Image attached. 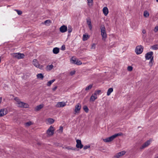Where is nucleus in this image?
Wrapping results in <instances>:
<instances>
[{
    "mask_svg": "<svg viewBox=\"0 0 158 158\" xmlns=\"http://www.w3.org/2000/svg\"><path fill=\"white\" fill-rule=\"evenodd\" d=\"M113 91V89L112 88H109L107 92V95L108 96H109Z\"/></svg>",
    "mask_w": 158,
    "mask_h": 158,
    "instance_id": "25",
    "label": "nucleus"
},
{
    "mask_svg": "<svg viewBox=\"0 0 158 158\" xmlns=\"http://www.w3.org/2000/svg\"><path fill=\"white\" fill-rule=\"evenodd\" d=\"M87 23L88 24L90 30H91L92 28V26L91 24V21L90 19L87 20Z\"/></svg>",
    "mask_w": 158,
    "mask_h": 158,
    "instance_id": "18",
    "label": "nucleus"
},
{
    "mask_svg": "<svg viewBox=\"0 0 158 158\" xmlns=\"http://www.w3.org/2000/svg\"><path fill=\"white\" fill-rule=\"evenodd\" d=\"M76 143V147L77 148L81 149L83 147V145L82 144L81 140L79 139L77 140Z\"/></svg>",
    "mask_w": 158,
    "mask_h": 158,
    "instance_id": "11",
    "label": "nucleus"
},
{
    "mask_svg": "<svg viewBox=\"0 0 158 158\" xmlns=\"http://www.w3.org/2000/svg\"><path fill=\"white\" fill-rule=\"evenodd\" d=\"M121 133L116 134L109 137L103 139V141L105 142H109L113 140L115 138L118 136L121 135Z\"/></svg>",
    "mask_w": 158,
    "mask_h": 158,
    "instance_id": "3",
    "label": "nucleus"
},
{
    "mask_svg": "<svg viewBox=\"0 0 158 158\" xmlns=\"http://www.w3.org/2000/svg\"><path fill=\"white\" fill-rule=\"evenodd\" d=\"M102 11L103 14L106 16L108 13V10L106 7H105L103 8Z\"/></svg>",
    "mask_w": 158,
    "mask_h": 158,
    "instance_id": "16",
    "label": "nucleus"
},
{
    "mask_svg": "<svg viewBox=\"0 0 158 158\" xmlns=\"http://www.w3.org/2000/svg\"><path fill=\"white\" fill-rule=\"evenodd\" d=\"M151 48H152V49L156 50L157 49H158V45L157 44H156L154 45L151 47Z\"/></svg>",
    "mask_w": 158,
    "mask_h": 158,
    "instance_id": "32",
    "label": "nucleus"
},
{
    "mask_svg": "<svg viewBox=\"0 0 158 158\" xmlns=\"http://www.w3.org/2000/svg\"><path fill=\"white\" fill-rule=\"evenodd\" d=\"M101 92V91L100 90H96L95 91L94 94L97 96L98 95H99L100 94Z\"/></svg>",
    "mask_w": 158,
    "mask_h": 158,
    "instance_id": "36",
    "label": "nucleus"
},
{
    "mask_svg": "<svg viewBox=\"0 0 158 158\" xmlns=\"http://www.w3.org/2000/svg\"><path fill=\"white\" fill-rule=\"evenodd\" d=\"M153 62V56H152V58H151L150 59V60L149 63V64L150 66H152Z\"/></svg>",
    "mask_w": 158,
    "mask_h": 158,
    "instance_id": "30",
    "label": "nucleus"
},
{
    "mask_svg": "<svg viewBox=\"0 0 158 158\" xmlns=\"http://www.w3.org/2000/svg\"><path fill=\"white\" fill-rule=\"evenodd\" d=\"M66 105V102H57L56 106L57 108L63 107Z\"/></svg>",
    "mask_w": 158,
    "mask_h": 158,
    "instance_id": "10",
    "label": "nucleus"
},
{
    "mask_svg": "<svg viewBox=\"0 0 158 158\" xmlns=\"http://www.w3.org/2000/svg\"><path fill=\"white\" fill-rule=\"evenodd\" d=\"M142 32L143 34H145L146 33V31L144 29H143L142 31Z\"/></svg>",
    "mask_w": 158,
    "mask_h": 158,
    "instance_id": "46",
    "label": "nucleus"
},
{
    "mask_svg": "<svg viewBox=\"0 0 158 158\" xmlns=\"http://www.w3.org/2000/svg\"><path fill=\"white\" fill-rule=\"evenodd\" d=\"M14 100L15 101V103L18 107L26 108H29V106L28 104L21 102L18 98H15Z\"/></svg>",
    "mask_w": 158,
    "mask_h": 158,
    "instance_id": "1",
    "label": "nucleus"
},
{
    "mask_svg": "<svg viewBox=\"0 0 158 158\" xmlns=\"http://www.w3.org/2000/svg\"><path fill=\"white\" fill-rule=\"evenodd\" d=\"M84 110L86 113H87L89 111V109L87 106H83Z\"/></svg>",
    "mask_w": 158,
    "mask_h": 158,
    "instance_id": "34",
    "label": "nucleus"
},
{
    "mask_svg": "<svg viewBox=\"0 0 158 158\" xmlns=\"http://www.w3.org/2000/svg\"><path fill=\"white\" fill-rule=\"evenodd\" d=\"M33 64L36 67L38 68L41 69H42L44 66L40 65L39 64V61L36 59H34L32 61Z\"/></svg>",
    "mask_w": 158,
    "mask_h": 158,
    "instance_id": "4",
    "label": "nucleus"
},
{
    "mask_svg": "<svg viewBox=\"0 0 158 158\" xmlns=\"http://www.w3.org/2000/svg\"><path fill=\"white\" fill-rule=\"evenodd\" d=\"M66 148L68 149H71L72 150H75V149L74 148H70L69 147H66Z\"/></svg>",
    "mask_w": 158,
    "mask_h": 158,
    "instance_id": "44",
    "label": "nucleus"
},
{
    "mask_svg": "<svg viewBox=\"0 0 158 158\" xmlns=\"http://www.w3.org/2000/svg\"><path fill=\"white\" fill-rule=\"evenodd\" d=\"M52 22L50 20H47L44 22V24L47 26H49Z\"/></svg>",
    "mask_w": 158,
    "mask_h": 158,
    "instance_id": "28",
    "label": "nucleus"
},
{
    "mask_svg": "<svg viewBox=\"0 0 158 158\" xmlns=\"http://www.w3.org/2000/svg\"><path fill=\"white\" fill-rule=\"evenodd\" d=\"M82 64V62H81V61L77 60L76 63V64L78 65H80Z\"/></svg>",
    "mask_w": 158,
    "mask_h": 158,
    "instance_id": "39",
    "label": "nucleus"
},
{
    "mask_svg": "<svg viewBox=\"0 0 158 158\" xmlns=\"http://www.w3.org/2000/svg\"><path fill=\"white\" fill-rule=\"evenodd\" d=\"M61 49L63 50H64L65 49V47L64 45H63L62 46Z\"/></svg>",
    "mask_w": 158,
    "mask_h": 158,
    "instance_id": "48",
    "label": "nucleus"
},
{
    "mask_svg": "<svg viewBox=\"0 0 158 158\" xmlns=\"http://www.w3.org/2000/svg\"><path fill=\"white\" fill-rule=\"evenodd\" d=\"M33 124V123L31 121H29L25 124V127H28Z\"/></svg>",
    "mask_w": 158,
    "mask_h": 158,
    "instance_id": "29",
    "label": "nucleus"
},
{
    "mask_svg": "<svg viewBox=\"0 0 158 158\" xmlns=\"http://www.w3.org/2000/svg\"><path fill=\"white\" fill-rule=\"evenodd\" d=\"M15 10L16 11L17 14L19 15H20L22 14V12L21 10H16V9Z\"/></svg>",
    "mask_w": 158,
    "mask_h": 158,
    "instance_id": "37",
    "label": "nucleus"
},
{
    "mask_svg": "<svg viewBox=\"0 0 158 158\" xmlns=\"http://www.w3.org/2000/svg\"><path fill=\"white\" fill-rule=\"evenodd\" d=\"M96 44H93L91 45V49H94L95 48Z\"/></svg>",
    "mask_w": 158,
    "mask_h": 158,
    "instance_id": "41",
    "label": "nucleus"
},
{
    "mask_svg": "<svg viewBox=\"0 0 158 158\" xmlns=\"http://www.w3.org/2000/svg\"><path fill=\"white\" fill-rule=\"evenodd\" d=\"M155 158H158V156L156 157Z\"/></svg>",
    "mask_w": 158,
    "mask_h": 158,
    "instance_id": "52",
    "label": "nucleus"
},
{
    "mask_svg": "<svg viewBox=\"0 0 158 158\" xmlns=\"http://www.w3.org/2000/svg\"><path fill=\"white\" fill-rule=\"evenodd\" d=\"M68 31L69 33H70L72 31V28L71 26H68Z\"/></svg>",
    "mask_w": 158,
    "mask_h": 158,
    "instance_id": "35",
    "label": "nucleus"
},
{
    "mask_svg": "<svg viewBox=\"0 0 158 158\" xmlns=\"http://www.w3.org/2000/svg\"><path fill=\"white\" fill-rule=\"evenodd\" d=\"M93 86V84H90L88 86L86 87L85 88V91H88L92 89Z\"/></svg>",
    "mask_w": 158,
    "mask_h": 158,
    "instance_id": "24",
    "label": "nucleus"
},
{
    "mask_svg": "<svg viewBox=\"0 0 158 158\" xmlns=\"http://www.w3.org/2000/svg\"><path fill=\"white\" fill-rule=\"evenodd\" d=\"M47 123H49L50 124L53 123L54 122V120L53 119L51 118H49L47 119Z\"/></svg>",
    "mask_w": 158,
    "mask_h": 158,
    "instance_id": "23",
    "label": "nucleus"
},
{
    "mask_svg": "<svg viewBox=\"0 0 158 158\" xmlns=\"http://www.w3.org/2000/svg\"><path fill=\"white\" fill-rule=\"evenodd\" d=\"M97 98V96L94 94L91 96L90 99V101L94 102Z\"/></svg>",
    "mask_w": 158,
    "mask_h": 158,
    "instance_id": "19",
    "label": "nucleus"
},
{
    "mask_svg": "<svg viewBox=\"0 0 158 158\" xmlns=\"http://www.w3.org/2000/svg\"><path fill=\"white\" fill-rule=\"evenodd\" d=\"M2 101V98L1 97H0V104L1 103Z\"/></svg>",
    "mask_w": 158,
    "mask_h": 158,
    "instance_id": "50",
    "label": "nucleus"
},
{
    "mask_svg": "<svg viewBox=\"0 0 158 158\" xmlns=\"http://www.w3.org/2000/svg\"><path fill=\"white\" fill-rule=\"evenodd\" d=\"M55 81V79H53L52 80L49 81L47 83V85L48 86H50L51 84Z\"/></svg>",
    "mask_w": 158,
    "mask_h": 158,
    "instance_id": "27",
    "label": "nucleus"
},
{
    "mask_svg": "<svg viewBox=\"0 0 158 158\" xmlns=\"http://www.w3.org/2000/svg\"><path fill=\"white\" fill-rule=\"evenodd\" d=\"M36 77L38 79L43 80L44 77V76L42 73H39L37 75Z\"/></svg>",
    "mask_w": 158,
    "mask_h": 158,
    "instance_id": "22",
    "label": "nucleus"
},
{
    "mask_svg": "<svg viewBox=\"0 0 158 158\" xmlns=\"http://www.w3.org/2000/svg\"><path fill=\"white\" fill-rule=\"evenodd\" d=\"M156 2H158V0H156Z\"/></svg>",
    "mask_w": 158,
    "mask_h": 158,
    "instance_id": "51",
    "label": "nucleus"
},
{
    "mask_svg": "<svg viewBox=\"0 0 158 158\" xmlns=\"http://www.w3.org/2000/svg\"><path fill=\"white\" fill-rule=\"evenodd\" d=\"M90 147L89 145H85L84 146L83 148L84 150L88 148H89Z\"/></svg>",
    "mask_w": 158,
    "mask_h": 158,
    "instance_id": "43",
    "label": "nucleus"
},
{
    "mask_svg": "<svg viewBox=\"0 0 158 158\" xmlns=\"http://www.w3.org/2000/svg\"><path fill=\"white\" fill-rule=\"evenodd\" d=\"M143 15L145 17H148L149 15V14L148 11H145L144 12Z\"/></svg>",
    "mask_w": 158,
    "mask_h": 158,
    "instance_id": "31",
    "label": "nucleus"
},
{
    "mask_svg": "<svg viewBox=\"0 0 158 158\" xmlns=\"http://www.w3.org/2000/svg\"><path fill=\"white\" fill-rule=\"evenodd\" d=\"M89 6H91L93 5V0H87Z\"/></svg>",
    "mask_w": 158,
    "mask_h": 158,
    "instance_id": "33",
    "label": "nucleus"
},
{
    "mask_svg": "<svg viewBox=\"0 0 158 158\" xmlns=\"http://www.w3.org/2000/svg\"><path fill=\"white\" fill-rule=\"evenodd\" d=\"M101 30V35L102 37V40L105 41L107 38V34L106 31V28L103 25H101L100 27Z\"/></svg>",
    "mask_w": 158,
    "mask_h": 158,
    "instance_id": "2",
    "label": "nucleus"
},
{
    "mask_svg": "<svg viewBox=\"0 0 158 158\" xmlns=\"http://www.w3.org/2000/svg\"><path fill=\"white\" fill-rule=\"evenodd\" d=\"M53 66L52 64L48 65L46 66V69L47 71H49L53 69Z\"/></svg>",
    "mask_w": 158,
    "mask_h": 158,
    "instance_id": "21",
    "label": "nucleus"
},
{
    "mask_svg": "<svg viewBox=\"0 0 158 158\" xmlns=\"http://www.w3.org/2000/svg\"><path fill=\"white\" fill-rule=\"evenodd\" d=\"M63 127H60V130H61V132L62 131H63Z\"/></svg>",
    "mask_w": 158,
    "mask_h": 158,
    "instance_id": "49",
    "label": "nucleus"
},
{
    "mask_svg": "<svg viewBox=\"0 0 158 158\" xmlns=\"http://www.w3.org/2000/svg\"><path fill=\"white\" fill-rule=\"evenodd\" d=\"M67 30V27L66 26L63 25L60 27V31L62 33L66 32Z\"/></svg>",
    "mask_w": 158,
    "mask_h": 158,
    "instance_id": "14",
    "label": "nucleus"
},
{
    "mask_svg": "<svg viewBox=\"0 0 158 158\" xmlns=\"http://www.w3.org/2000/svg\"><path fill=\"white\" fill-rule=\"evenodd\" d=\"M53 52L55 54H57L59 52V49L57 47L54 48L52 50Z\"/></svg>",
    "mask_w": 158,
    "mask_h": 158,
    "instance_id": "20",
    "label": "nucleus"
},
{
    "mask_svg": "<svg viewBox=\"0 0 158 158\" xmlns=\"http://www.w3.org/2000/svg\"><path fill=\"white\" fill-rule=\"evenodd\" d=\"M143 50V48L141 46H137L135 49V52L137 54L139 55L141 54Z\"/></svg>",
    "mask_w": 158,
    "mask_h": 158,
    "instance_id": "7",
    "label": "nucleus"
},
{
    "mask_svg": "<svg viewBox=\"0 0 158 158\" xmlns=\"http://www.w3.org/2000/svg\"><path fill=\"white\" fill-rule=\"evenodd\" d=\"M153 54V52H150L146 53L145 56V57L146 60H149L151 59Z\"/></svg>",
    "mask_w": 158,
    "mask_h": 158,
    "instance_id": "13",
    "label": "nucleus"
},
{
    "mask_svg": "<svg viewBox=\"0 0 158 158\" xmlns=\"http://www.w3.org/2000/svg\"><path fill=\"white\" fill-rule=\"evenodd\" d=\"M13 57L16 58L18 59L23 58L24 56L23 54H21L19 53H14L12 54Z\"/></svg>",
    "mask_w": 158,
    "mask_h": 158,
    "instance_id": "6",
    "label": "nucleus"
},
{
    "mask_svg": "<svg viewBox=\"0 0 158 158\" xmlns=\"http://www.w3.org/2000/svg\"><path fill=\"white\" fill-rule=\"evenodd\" d=\"M77 60L76 59H73V58H72L71 60V62L72 63H73V64H76V62H77Z\"/></svg>",
    "mask_w": 158,
    "mask_h": 158,
    "instance_id": "38",
    "label": "nucleus"
},
{
    "mask_svg": "<svg viewBox=\"0 0 158 158\" xmlns=\"http://www.w3.org/2000/svg\"><path fill=\"white\" fill-rule=\"evenodd\" d=\"M154 31L155 32H157L158 31V26H156L154 29Z\"/></svg>",
    "mask_w": 158,
    "mask_h": 158,
    "instance_id": "42",
    "label": "nucleus"
},
{
    "mask_svg": "<svg viewBox=\"0 0 158 158\" xmlns=\"http://www.w3.org/2000/svg\"><path fill=\"white\" fill-rule=\"evenodd\" d=\"M55 131V129L53 127L51 126L47 130L46 133L49 136L52 135Z\"/></svg>",
    "mask_w": 158,
    "mask_h": 158,
    "instance_id": "5",
    "label": "nucleus"
},
{
    "mask_svg": "<svg viewBox=\"0 0 158 158\" xmlns=\"http://www.w3.org/2000/svg\"><path fill=\"white\" fill-rule=\"evenodd\" d=\"M127 70L129 71H131L132 70L133 68L131 66H129L127 67Z\"/></svg>",
    "mask_w": 158,
    "mask_h": 158,
    "instance_id": "40",
    "label": "nucleus"
},
{
    "mask_svg": "<svg viewBox=\"0 0 158 158\" xmlns=\"http://www.w3.org/2000/svg\"><path fill=\"white\" fill-rule=\"evenodd\" d=\"M151 140H147L143 143L140 148L141 150L143 149L148 147L151 143Z\"/></svg>",
    "mask_w": 158,
    "mask_h": 158,
    "instance_id": "9",
    "label": "nucleus"
},
{
    "mask_svg": "<svg viewBox=\"0 0 158 158\" xmlns=\"http://www.w3.org/2000/svg\"><path fill=\"white\" fill-rule=\"evenodd\" d=\"M89 37V36L86 35H83V41H85L87 40Z\"/></svg>",
    "mask_w": 158,
    "mask_h": 158,
    "instance_id": "26",
    "label": "nucleus"
},
{
    "mask_svg": "<svg viewBox=\"0 0 158 158\" xmlns=\"http://www.w3.org/2000/svg\"><path fill=\"white\" fill-rule=\"evenodd\" d=\"M57 88V86H55L54 87H53L52 89V90L53 91H55L56 89Z\"/></svg>",
    "mask_w": 158,
    "mask_h": 158,
    "instance_id": "47",
    "label": "nucleus"
},
{
    "mask_svg": "<svg viewBox=\"0 0 158 158\" xmlns=\"http://www.w3.org/2000/svg\"><path fill=\"white\" fill-rule=\"evenodd\" d=\"M81 105L79 103L77 104L75 106V109H74L75 114H79L80 113V110L81 108Z\"/></svg>",
    "mask_w": 158,
    "mask_h": 158,
    "instance_id": "8",
    "label": "nucleus"
},
{
    "mask_svg": "<svg viewBox=\"0 0 158 158\" xmlns=\"http://www.w3.org/2000/svg\"><path fill=\"white\" fill-rule=\"evenodd\" d=\"M7 113V110L6 109H2L0 110V117L6 115Z\"/></svg>",
    "mask_w": 158,
    "mask_h": 158,
    "instance_id": "12",
    "label": "nucleus"
},
{
    "mask_svg": "<svg viewBox=\"0 0 158 158\" xmlns=\"http://www.w3.org/2000/svg\"><path fill=\"white\" fill-rule=\"evenodd\" d=\"M44 105L43 104H40L39 105L37 106L35 108V111H38L41 109L43 107Z\"/></svg>",
    "mask_w": 158,
    "mask_h": 158,
    "instance_id": "17",
    "label": "nucleus"
},
{
    "mask_svg": "<svg viewBox=\"0 0 158 158\" xmlns=\"http://www.w3.org/2000/svg\"><path fill=\"white\" fill-rule=\"evenodd\" d=\"M125 152L123 151L117 153L114 156V158H118L120 157L123 155L125 153Z\"/></svg>",
    "mask_w": 158,
    "mask_h": 158,
    "instance_id": "15",
    "label": "nucleus"
},
{
    "mask_svg": "<svg viewBox=\"0 0 158 158\" xmlns=\"http://www.w3.org/2000/svg\"><path fill=\"white\" fill-rule=\"evenodd\" d=\"M75 73V71H72L70 72V74L71 75H73Z\"/></svg>",
    "mask_w": 158,
    "mask_h": 158,
    "instance_id": "45",
    "label": "nucleus"
}]
</instances>
